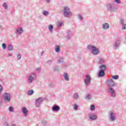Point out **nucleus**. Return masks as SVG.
I'll return each instance as SVG.
<instances>
[{
	"label": "nucleus",
	"mask_w": 126,
	"mask_h": 126,
	"mask_svg": "<svg viewBox=\"0 0 126 126\" xmlns=\"http://www.w3.org/2000/svg\"><path fill=\"white\" fill-rule=\"evenodd\" d=\"M87 49L91 52L93 56H97L100 54V50L95 46L88 45Z\"/></svg>",
	"instance_id": "nucleus-1"
},
{
	"label": "nucleus",
	"mask_w": 126,
	"mask_h": 126,
	"mask_svg": "<svg viewBox=\"0 0 126 126\" xmlns=\"http://www.w3.org/2000/svg\"><path fill=\"white\" fill-rule=\"evenodd\" d=\"M63 15L64 17L69 18L72 16V12L70 11V8L68 6H65L63 8Z\"/></svg>",
	"instance_id": "nucleus-2"
},
{
	"label": "nucleus",
	"mask_w": 126,
	"mask_h": 126,
	"mask_svg": "<svg viewBox=\"0 0 126 126\" xmlns=\"http://www.w3.org/2000/svg\"><path fill=\"white\" fill-rule=\"evenodd\" d=\"M36 78V73H31L28 78V82L29 84H32L34 79Z\"/></svg>",
	"instance_id": "nucleus-3"
},
{
	"label": "nucleus",
	"mask_w": 126,
	"mask_h": 126,
	"mask_svg": "<svg viewBox=\"0 0 126 126\" xmlns=\"http://www.w3.org/2000/svg\"><path fill=\"white\" fill-rule=\"evenodd\" d=\"M108 118L110 122H115L117 120L116 114L113 111H109L108 113Z\"/></svg>",
	"instance_id": "nucleus-4"
},
{
	"label": "nucleus",
	"mask_w": 126,
	"mask_h": 126,
	"mask_svg": "<svg viewBox=\"0 0 126 126\" xmlns=\"http://www.w3.org/2000/svg\"><path fill=\"white\" fill-rule=\"evenodd\" d=\"M106 9L108 11H110L111 12H114L117 10V8L113 6V4L108 3L106 5Z\"/></svg>",
	"instance_id": "nucleus-5"
},
{
	"label": "nucleus",
	"mask_w": 126,
	"mask_h": 126,
	"mask_svg": "<svg viewBox=\"0 0 126 126\" xmlns=\"http://www.w3.org/2000/svg\"><path fill=\"white\" fill-rule=\"evenodd\" d=\"M3 98L5 103H9L10 102V94L8 93H4L3 94Z\"/></svg>",
	"instance_id": "nucleus-6"
},
{
	"label": "nucleus",
	"mask_w": 126,
	"mask_h": 126,
	"mask_svg": "<svg viewBox=\"0 0 126 126\" xmlns=\"http://www.w3.org/2000/svg\"><path fill=\"white\" fill-rule=\"evenodd\" d=\"M84 83L86 86H88L91 83V77L89 74L86 75L85 78L84 79Z\"/></svg>",
	"instance_id": "nucleus-7"
},
{
	"label": "nucleus",
	"mask_w": 126,
	"mask_h": 126,
	"mask_svg": "<svg viewBox=\"0 0 126 126\" xmlns=\"http://www.w3.org/2000/svg\"><path fill=\"white\" fill-rule=\"evenodd\" d=\"M23 32H24V31L22 27H19L16 29L15 33L17 35H21V34H23Z\"/></svg>",
	"instance_id": "nucleus-8"
},
{
	"label": "nucleus",
	"mask_w": 126,
	"mask_h": 126,
	"mask_svg": "<svg viewBox=\"0 0 126 126\" xmlns=\"http://www.w3.org/2000/svg\"><path fill=\"white\" fill-rule=\"evenodd\" d=\"M101 26L102 30H108V29H110V25L108 23L102 24Z\"/></svg>",
	"instance_id": "nucleus-9"
},
{
	"label": "nucleus",
	"mask_w": 126,
	"mask_h": 126,
	"mask_svg": "<svg viewBox=\"0 0 126 126\" xmlns=\"http://www.w3.org/2000/svg\"><path fill=\"white\" fill-rule=\"evenodd\" d=\"M121 42L122 40L120 39H118L114 43V48L116 50L118 49L119 47H120V45H121Z\"/></svg>",
	"instance_id": "nucleus-10"
},
{
	"label": "nucleus",
	"mask_w": 126,
	"mask_h": 126,
	"mask_svg": "<svg viewBox=\"0 0 126 126\" xmlns=\"http://www.w3.org/2000/svg\"><path fill=\"white\" fill-rule=\"evenodd\" d=\"M44 100L43 98L39 97L36 100V106L38 107H40V105H41V103Z\"/></svg>",
	"instance_id": "nucleus-11"
},
{
	"label": "nucleus",
	"mask_w": 126,
	"mask_h": 126,
	"mask_svg": "<svg viewBox=\"0 0 126 126\" xmlns=\"http://www.w3.org/2000/svg\"><path fill=\"white\" fill-rule=\"evenodd\" d=\"M99 71H104L106 70L107 67L105 64H102L98 66Z\"/></svg>",
	"instance_id": "nucleus-12"
},
{
	"label": "nucleus",
	"mask_w": 126,
	"mask_h": 126,
	"mask_svg": "<svg viewBox=\"0 0 126 126\" xmlns=\"http://www.w3.org/2000/svg\"><path fill=\"white\" fill-rule=\"evenodd\" d=\"M107 84L110 87H114L115 86V82L113 80L110 79L107 81Z\"/></svg>",
	"instance_id": "nucleus-13"
},
{
	"label": "nucleus",
	"mask_w": 126,
	"mask_h": 126,
	"mask_svg": "<svg viewBox=\"0 0 126 126\" xmlns=\"http://www.w3.org/2000/svg\"><path fill=\"white\" fill-rule=\"evenodd\" d=\"M108 92L111 94L112 97H115L116 96V93H115V90L114 89L112 88H110L108 89Z\"/></svg>",
	"instance_id": "nucleus-14"
},
{
	"label": "nucleus",
	"mask_w": 126,
	"mask_h": 126,
	"mask_svg": "<svg viewBox=\"0 0 126 126\" xmlns=\"http://www.w3.org/2000/svg\"><path fill=\"white\" fill-rule=\"evenodd\" d=\"M22 113L24 115L25 117H27L28 116V110L26 107H24L22 108Z\"/></svg>",
	"instance_id": "nucleus-15"
},
{
	"label": "nucleus",
	"mask_w": 126,
	"mask_h": 126,
	"mask_svg": "<svg viewBox=\"0 0 126 126\" xmlns=\"http://www.w3.org/2000/svg\"><path fill=\"white\" fill-rule=\"evenodd\" d=\"M97 115H95L94 114H90L89 116V119L91 121H94V120H97Z\"/></svg>",
	"instance_id": "nucleus-16"
},
{
	"label": "nucleus",
	"mask_w": 126,
	"mask_h": 126,
	"mask_svg": "<svg viewBox=\"0 0 126 126\" xmlns=\"http://www.w3.org/2000/svg\"><path fill=\"white\" fill-rule=\"evenodd\" d=\"M97 76H98V77H103V76H105V72L103 71H98Z\"/></svg>",
	"instance_id": "nucleus-17"
},
{
	"label": "nucleus",
	"mask_w": 126,
	"mask_h": 126,
	"mask_svg": "<svg viewBox=\"0 0 126 126\" xmlns=\"http://www.w3.org/2000/svg\"><path fill=\"white\" fill-rule=\"evenodd\" d=\"M63 77L66 81H68V80H69V77L68 76L67 73H64Z\"/></svg>",
	"instance_id": "nucleus-18"
},
{
	"label": "nucleus",
	"mask_w": 126,
	"mask_h": 126,
	"mask_svg": "<svg viewBox=\"0 0 126 126\" xmlns=\"http://www.w3.org/2000/svg\"><path fill=\"white\" fill-rule=\"evenodd\" d=\"M52 110L54 111V112H59L60 111V106H54Z\"/></svg>",
	"instance_id": "nucleus-19"
},
{
	"label": "nucleus",
	"mask_w": 126,
	"mask_h": 126,
	"mask_svg": "<svg viewBox=\"0 0 126 126\" xmlns=\"http://www.w3.org/2000/svg\"><path fill=\"white\" fill-rule=\"evenodd\" d=\"M63 22L62 21H58L57 23V26L58 28H60L63 26Z\"/></svg>",
	"instance_id": "nucleus-20"
},
{
	"label": "nucleus",
	"mask_w": 126,
	"mask_h": 126,
	"mask_svg": "<svg viewBox=\"0 0 126 126\" xmlns=\"http://www.w3.org/2000/svg\"><path fill=\"white\" fill-rule=\"evenodd\" d=\"M48 28L50 32H53V30H54V27L52 25H49L48 26Z\"/></svg>",
	"instance_id": "nucleus-21"
},
{
	"label": "nucleus",
	"mask_w": 126,
	"mask_h": 126,
	"mask_svg": "<svg viewBox=\"0 0 126 126\" xmlns=\"http://www.w3.org/2000/svg\"><path fill=\"white\" fill-rule=\"evenodd\" d=\"M73 98L75 99V100H78L79 98V95L77 93H75L73 94Z\"/></svg>",
	"instance_id": "nucleus-22"
},
{
	"label": "nucleus",
	"mask_w": 126,
	"mask_h": 126,
	"mask_svg": "<svg viewBox=\"0 0 126 126\" xmlns=\"http://www.w3.org/2000/svg\"><path fill=\"white\" fill-rule=\"evenodd\" d=\"M55 52L56 53H60V52H61V47H60V46H56V47H55Z\"/></svg>",
	"instance_id": "nucleus-23"
},
{
	"label": "nucleus",
	"mask_w": 126,
	"mask_h": 126,
	"mask_svg": "<svg viewBox=\"0 0 126 126\" xmlns=\"http://www.w3.org/2000/svg\"><path fill=\"white\" fill-rule=\"evenodd\" d=\"M85 98L86 100H91V99H92V95L90 94H87Z\"/></svg>",
	"instance_id": "nucleus-24"
},
{
	"label": "nucleus",
	"mask_w": 126,
	"mask_h": 126,
	"mask_svg": "<svg viewBox=\"0 0 126 126\" xmlns=\"http://www.w3.org/2000/svg\"><path fill=\"white\" fill-rule=\"evenodd\" d=\"M2 90H3V88H2V86H1V85H0V94H1V92H2ZM1 100L0 99V106H1L2 104Z\"/></svg>",
	"instance_id": "nucleus-25"
},
{
	"label": "nucleus",
	"mask_w": 126,
	"mask_h": 126,
	"mask_svg": "<svg viewBox=\"0 0 126 126\" xmlns=\"http://www.w3.org/2000/svg\"><path fill=\"white\" fill-rule=\"evenodd\" d=\"M8 51H12L13 50V46L11 44H9L7 46Z\"/></svg>",
	"instance_id": "nucleus-26"
},
{
	"label": "nucleus",
	"mask_w": 126,
	"mask_h": 126,
	"mask_svg": "<svg viewBox=\"0 0 126 126\" xmlns=\"http://www.w3.org/2000/svg\"><path fill=\"white\" fill-rule=\"evenodd\" d=\"M42 13L45 16H47L48 15H49V12H48L46 10L42 11Z\"/></svg>",
	"instance_id": "nucleus-27"
},
{
	"label": "nucleus",
	"mask_w": 126,
	"mask_h": 126,
	"mask_svg": "<svg viewBox=\"0 0 126 126\" xmlns=\"http://www.w3.org/2000/svg\"><path fill=\"white\" fill-rule=\"evenodd\" d=\"M73 108L75 111H77L78 110V105H77L76 104H74L73 105Z\"/></svg>",
	"instance_id": "nucleus-28"
},
{
	"label": "nucleus",
	"mask_w": 126,
	"mask_h": 126,
	"mask_svg": "<svg viewBox=\"0 0 126 126\" xmlns=\"http://www.w3.org/2000/svg\"><path fill=\"white\" fill-rule=\"evenodd\" d=\"M63 57H59V60H58L59 63H63Z\"/></svg>",
	"instance_id": "nucleus-29"
},
{
	"label": "nucleus",
	"mask_w": 126,
	"mask_h": 126,
	"mask_svg": "<svg viewBox=\"0 0 126 126\" xmlns=\"http://www.w3.org/2000/svg\"><path fill=\"white\" fill-rule=\"evenodd\" d=\"M34 94V91H33V90L28 91L27 92L28 95H32V94Z\"/></svg>",
	"instance_id": "nucleus-30"
},
{
	"label": "nucleus",
	"mask_w": 126,
	"mask_h": 126,
	"mask_svg": "<svg viewBox=\"0 0 126 126\" xmlns=\"http://www.w3.org/2000/svg\"><path fill=\"white\" fill-rule=\"evenodd\" d=\"M3 7L4 9L7 10L8 9V6H7V4H6V3H3Z\"/></svg>",
	"instance_id": "nucleus-31"
},
{
	"label": "nucleus",
	"mask_w": 126,
	"mask_h": 126,
	"mask_svg": "<svg viewBox=\"0 0 126 126\" xmlns=\"http://www.w3.org/2000/svg\"><path fill=\"white\" fill-rule=\"evenodd\" d=\"M99 63H105V60L103 58H100L99 60Z\"/></svg>",
	"instance_id": "nucleus-32"
},
{
	"label": "nucleus",
	"mask_w": 126,
	"mask_h": 126,
	"mask_svg": "<svg viewBox=\"0 0 126 126\" xmlns=\"http://www.w3.org/2000/svg\"><path fill=\"white\" fill-rule=\"evenodd\" d=\"M60 71V67L59 66H56L54 68V71Z\"/></svg>",
	"instance_id": "nucleus-33"
},
{
	"label": "nucleus",
	"mask_w": 126,
	"mask_h": 126,
	"mask_svg": "<svg viewBox=\"0 0 126 126\" xmlns=\"http://www.w3.org/2000/svg\"><path fill=\"white\" fill-rule=\"evenodd\" d=\"M9 112H14V109L13 108V107L10 106L9 107Z\"/></svg>",
	"instance_id": "nucleus-34"
},
{
	"label": "nucleus",
	"mask_w": 126,
	"mask_h": 126,
	"mask_svg": "<svg viewBox=\"0 0 126 126\" xmlns=\"http://www.w3.org/2000/svg\"><path fill=\"white\" fill-rule=\"evenodd\" d=\"M78 18L80 20H82L83 19V17H82V15H81V14H79L78 15Z\"/></svg>",
	"instance_id": "nucleus-35"
},
{
	"label": "nucleus",
	"mask_w": 126,
	"mask_h": 126,
	"mask_svg": "<svg viewBox=\"0 0 126 126\" xmlns=\"http://www.w3.org/2000/svg\"><path fill=\"white\" fill-rule=\"evenodd\" d=\"M2 48L3 50H5V49H6V44H5V43H2Z\"/></svg>",
	"instance_id": "nucleus-36"
},
{
	"label": "nucleus",
	"mask_w": 126,
	"mask_h": 126,
	"mask_svg": "<svg viewBox=\"0 0 126 126\" xmlns=\"http://www.w3.org/2000/svg\"><path fill=\"white\" fill-rule=\"evenodd\" d=\"M112 79H119V76L118 75L112 76Z\"/></svg>",
	"instance_id": "nucleus-37"
},
{
	"label": "nucleus",
	"mask_w": 126,
	"mask_h": 126,
	"mask_svg": "<svg viewBox=\"0 0 126 126\" xmlns=\"http://www.w3.org/2000/svg\"><path fill=\"white\" fill-rule=\"evenodd\" d=\"M95 110V106L94 105H91V111H94Z\"/></svg>",
	"instance_id": "nucleus-38"
},
{
	"label": "nucleus",
	"mask_w": 126,
	"mask_h": 126,
	"mask_svg": "<svg viewBox=\"0 0 126 126\" xmlns=\"http://www.w3.org/2000/svg\"><path fill=\"white\" fill-rule=\"evenodd\" d=\"M36 71H38V72H40V71H41V68L37 67L36 68Z\"/></svg>",
	"instance_id": "nucleus-39"
},
{
	"label": "nucleus",
	"mask_w": 126,
	"mask_h": 126,
	"mask_svg": "<svg viewBox=\"0 0 126 126\" xmlns=\"http://www.w3.org/2000/svg\"><path fill=\"white\" fill-rule=\"evenodd\" d=\"M122 29L125 30L126 29V24H124L122 26Z\"/></svg>",
	"instance_id": "nucleus-40"
},
{
	"label": "nucleus",
	"mask_w": 126,
	"mask_h": 126,
	"mask_svg": "<svg viewBox=\"0 0 126 126\" xmlns=\"http://www.w3.org/2000/svg\"><path fill=\"white\" fill-rule=\"evenodd\" d=\"M114 1L117 3H121V1H120V0H114Z\"/></svg>",
	"instance_id": "nucleus-41"
},
{
	"label": "nucleus",
	"mask_w": 126,
	"mask_h": 126,
	"mask_svg": "<svg viewBox=\"0 0 126 126\" xmlns=\"http://www.w3.org/2000/svg\"><path fill=\"white\" fill-rule=\"evenodd\" d=\"M17 59H18V60H20V59H21V55H20V54L18 55Z\"/></svg>",
	"instance_id": "nucleus-42"
},
{
	"label": "nucleus",
	"mask_w": 126,
	"mask_h": 126,
	"mask_svg": "<svg viewBox=\"0 0 126 126\" xmlns=\"http://www.w3.org/2000/svg\"><path fill=\"white\" fill-rule=\"evenodd\" d=\"M53 63V60H49L47 61V63Z\"/></svg>",
	"instance_id": "nucleus-43"
},
{
	"label": "nucleus",
	"mask_w": 126,
	"mask_h": 126,
	"mask_svg": "<svg viewBox=\"0 0 126 126\" xmlns=\"http://www.w3.org/2000/svg\"><path fill=\"white\" fill-rule=\"evenodd\" d=\"M120 23H121V24H124V20L123 19H121L120 20Z\"/></svg>",
	"instance_id": "nucleus-44"
},
{
	"label": "nucleus",
	"mask_w": 126,
	"mask_h": 126,
	"mask_svg": "<svg viewBox=\"0 0 126 126\" xmlns=\"http://www.w3.org/2000/svg\"><path fill=\"white\" fill-rule=\"evenodd\" d=\"M46 2L49 3L51 1V0H45Z\"/></svg>",
	"instance_id": "nucleus-45"
},
{
	"label": "nucleus",
	"mask_w": 126,
	"mask_h": 126,
	"mask_svg": "<svg viewBox=\"0 0 126 126\" xmlns=\"http://www.w3.org/2000/svg\"><path fill=\"white\" fill-rule=\"evenodd\" d=\"M8 55L9 56V57H12V54H8Z\"/></svg>",
	"instance_id": "nucleus-46"
},
{
	"label": "nucleus",
	"mask_w": 126,
	"mask_h": 126,
	"mask_svg": "<svg viewBox=\"0 0 126 126\" xmlns=\"http://www.w3.org/2000/svg\"><path fill=\"white\" fill-rule=\"evenodd\" d=\"M12 126H16V124H13Z\"/></svg>",
	"instance_id": "nucleus-47"
},
{
	"label": "nucleus",
	"mask_w": 126,
	"mask_h": 126,
	"mask_svg": "<svg viewBox=\"0 0 126 126\" xmlns=\"http://www.w3.org/2000/svg\"><path fill=\"white\" fill-rule=\"evenodd\" d=\"M0 28H2V27H1V26H0Z\"/></svg>",
	"instance_id": "nucleus-48"
},
{
	"label": "nucleus",
	"mask_w": 126,
	"mask_h": 126,
	"mask_svg": "<svg viewBox=\"0 0 126 126\" xmlns=\"http://www.w3.org/2000/svg\"><path fill=\"white\" fill-rule=\"evenodd\" d=\"M41 55H43V52L41 53Z\"/></svg>",
	"instance_id": "nucleus-49"
},
{
	"label": "nucleus",
	"mask_w": 126,
	"mask_h": 126,
	"mask_svg": "<svg viewBox=\"0 0 126 126\" xmlns=\"http://www.w3.org/2000/svg\"><path fill=\"white\" fill-rule=\"evenodd\" d=\"M7 126H8V124H7Z\"/></svg>",
	"instance_id": "nucleus-50"
},
{
	"label": "nucleus",
	"mask_w": 126,
	"mask_h": 126,
	"mask_svg": "<svg viewBox=\"0 0 126 126\" xmlns=\"http://www.w3.org/2000/svg\"><path fill=\"white\" fill-rule=\"evenodd\" d=\"M125 39H126V36L125 37Z\"/></svg>",
	"instance_id": "nucleus-51"
}]
</instances>
